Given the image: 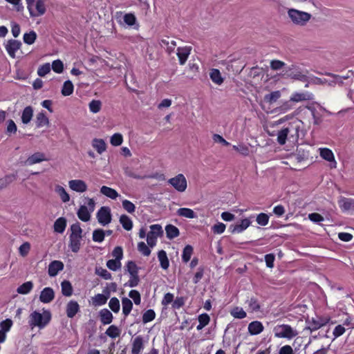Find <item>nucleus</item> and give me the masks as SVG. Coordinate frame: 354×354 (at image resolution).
Instances as JSON below:
<instances>
[{
	"label": "nucleus",
	"mask_w": 354,
	"mask_h": 354,
	"mask_svg": "<svg viewBox=\"0 0 354 354\" xmlns=\"http://www.w3.org/2000/svg\"><path fill=\"white\" fill-rule=\"evenodd\" d=\"M326 75L332 77L334 82V86L339 85L348 88V96L354 101V71H348L342 75L333 73H327Z\"/></svg>",
	"instance_id": "1"
},
{
	"label": "nucleus",
	"mask_w": 354,
	"mask_h": 354,
	"mask_svg": "<svg viewBox=\"0 0 354 354\" xmlns=\"http://www.w3.org/2000/svg\"><path fill=\"white\" fill-rule=\"evenodd\" d=\"M51 313L48 310H43L42 313L35 310L30 314L28 324L32 329L38 327L39 329L45 328L50 322Z\"/></svg>",
	"instance_id": "2"
},
{
	"label": "nucleus",
	"mask_w": 354,
	"mask_h": 354,
	"mask_svg": "<svg viewBox=\"0 0 354 354\" xmlns=\"http://www.w3.org/2000/svg\"><path fill=\"white\" fill-rule=\"evenodd\" d=\"M70 231L68 247L73 252L77 253L81 248L83 230L80 227V224L77 222L71 225Z\"/></svg>",
	"instance_id": "3"
},
{
	"label": "nucleus",
	"mask_w": 354,
	"mask_h": 354,
	"mask_svg": "<svg viewBox=\"0 0 354 354\" xmlns=\"http://www.w3.org/2000/svg\"><path fill=\"white\" fill-rule=\"evenodd\" d=\"M287 15L290 21L296 26L304 27L310 20L312 15L309 12L295 8H288Z\"/></svg>",
	"instance_id": "4"
},
{
	"label": "nucleus",
	"mask_w": 354,
	"mask_h": 354,
	"mask_svg": "<svg viewBox=\"0 0 354 354\" xmlns=\"http://www.w3.org/2000/svg\"><path fill=\"white\" fill-rule=\"evenodd\" d=\"M275 337L292 339L298 335L299 333L295 328L289 324H278L273 328Z\"/></svg>",
	"instance_id": "5"
},
{
	"label": "nucleus",
	"mask_w": 354,
	"mask_h": 354,
	"mask_svg": "<svg viewBox=\"0 0 354 354\" xmlns=\"http://www.w3.org/2000/svg\"><path fill=\"white\" fill-rule=\"evenodd\" d=\"M46 0H26L27 9L31 17L44 15L46 12Z\"/></svg>",
	"instance_id": "6"
},
{
	"label": "nucleus",
	"mask_w": 354,
	"mask_h": 354,
	"mask_svg": "<svg viewBox=\"0 0 354 354\" xmlns=\"http://www.w3.org/2000/svg\"><path fill=\"white\" fill-rule=\"evenodd\" d=\"M308 71L302 70L299 66L292 64L287 67L283 74V76L300 82L308 81Z\"/></svg>",
	"instance_id": "7"
},
{
	"label": "nucleus",
	"mask_w": 354,
	"mask_h": 354,
	"mask_svg": "<svg viewBox=\"0 0 354 354\" xmlns=\"http://www.w3.org/2000/svg\"><path fill=\"white\" fill-rule=\"evenodd\" d=\"M87 201V206L81 205L77 210V215L79 219L82 221L87 222L91 219V214L94 211L95 207V201L93 198L86 197Z\"/></svg>",
	"instance_id": "8"
},
{
	"label": "nucleus",
	"mask_w": 354,
	"mask_h": 354,
	"mask_svg": "<svg viewBox=\"0 0 354 354\" xmlns=\"http://www.w3.org/2000/svg\"><path fill=\"white\" fill-rule=\"evenodd\" d=\"M149 229L147 235V242L149 247L153 248L156 245L158 238L162 236L163 230L159 224L151 225Z\"/></svg>",
	"instance_id": "9"
},
{
	"label": "nucleus",
	"mask_w": 354,
	"mask_h": 354,
	"mask_svg": "<svg viewBox=\"0 0 354 354\" xmlns=\"http://www.w3.org/2000/svg\"><path fill=\"white\" fill-rule=\"evenodd\" d=\"M167 183L178 192H184L187 187V179L182 174L169 178Z\"/></svg>",
	"instance_id": "10"
},
{
	"label": "nucleus",
	"mask_w": 354,
	"mask_h": 354,
	"mask_svg": "<svg viewBox=\"0 0 354 354\" xmlns=\"http://www.w3.org/2000/svg\"><path fill=\"white\" fill-rule=\"evenodd\" d=\"M330 321V317H317L316 318L313 317L311 319H307L306 329L311 332L315 331L322 326L326 325Z\"/></svg>",
	"instance_id": "11"
},
{
	"label": "nucleus",
	"mask_w": 354,
	"mask_h": 354,
	"mask_svg": "<svg viewBox=\"0 0 354 354\" xmlns=\"http://www.w3.org/2000/svg\"><path fill=\"white\" fill-rule=\"evenodd\" d=\"M96 217L100 225L105 226L109 224L111 221L110 207L107 206L101 207L96 214Z\"/></svg>",
	"instance_id": "12"
},
{
	"label": "nucleus",
	"mask_w": 354,
	"mask_h": 354,
	"mask_svg": "<svg viewBox=\"0 0 354 354\" xmlns=\"http://www.w3.org/2000/svg\"><path fill=\"white\" fill-rule=\"evenodd\" d=\"M290 131H295L294 136H297V128L295 127L294 123H290L287 127L278 131L277 140L279 145H283L286 144L288 138H289L288 133H290Z\"/></svg>",
	"instance_id": "13"
},
{
	"label": "nucleus",
	"mask_w": 354,
	"mask_h": 354,
	"mask_svg": "<svg viewBox=\"0 0 354 354\" xmlns=\"http://www.w3.org/2000/svg\"><path fill=\"white\" fill-rule=\"evenodd\" d=\"M338 205L344 212L354 214V199L341 196L338 200Z\"/></svg>",
	"instance_id": "14"
},
{
	"label": "nucleus",
	"mask_w": 354,
	"mask_h": 354,
	"mask_svg": "<svg viewBox=\"0 0 354 354\" xmlns=\"http://www.w3.org/2000/svg\"><path fill=\"white\" fill-rule=\"evenodd\" d=\"M131 354H140L145 348V341L142 335L131 339Z\"/></svg>",
	"instance_id": "15"
},
{
	"label": "nucleus",
	"mask_w": 354,
	"mask_h": 354,
	"mask_svg": "<svg viewBox=\"0 0 354 354\" xmlns=\"http://www.w3.org/2000/svg\"><path fill=\"white\" fill-rule=\"evenodd\" d=\"M68 187L71 190L78 193L85 192L88 189L86 183L80 179L69 180Z\"/></svg>",
	"instance_id": "16"
},
{
	"label": "nucleus",
	"mask_w": 354,
	"mask_h": 354,
	"mask_svg": "<svg viewBox=\"0 0 354 354\" xmlns=\"http://www.w3.org/2000/svg\"><path fill=\"white\" fill-rule=\"evenodd\" d=\"M319 150L320 156L323 159L330 162V167L331 168H336L337 162L335 159V156L333 151L328 148H319Z\"/></svg>",
	"instance_id": "17"
},
{
	"label": "nucleus",
	"mask_w": 354,
	"mask_h": 354,
	"mask_svg": "<svg viewBox=\"0 0 354 354\" xmlns=\"http://www.w3.org/2000/svg\"><path fill=\"white\" fill-rule=\"evenodd\" d=\"M21 42L19 40L10 39L5 46L8 54L12 58L15 57L16 52L21 48Z\"/></svg>",
	"instance_id": "18"
},
{
	"label": "nucleus",
	"mask_w": 354,
	"mask_h": 354,
	"mask_svg": "<svg viewBox=\"0 0 354 354\" xmlns=\"http://www.w3.org/2000/svg\"><path fill=\"white\" fill-rule=\"evenodd\" d=\"M251 224L250 218H244L239 223L236 225H231L229 230L233 233H241L245 230Z\"/></svg>",
	"instance_id": "19"
},
{
	"label": "nucleus",
	"mask_w": 354,
	"mask_h": 354,
	"mask_svg": "<svg viewBox=\"0 0 354 354\" xmlns=\"http://www.w3.org/2000/svg\"><path fill=\"white\" fill-rule=\"evenodd\" d=\"M109 298V290L104 289L103 294H97L92 297V303L95 306H102L105 304Z\"/></svg>",
	"instance_id": "20"
},
{
	"label": "nucleus",
	"mask_w": 354,
	"mask_h": 354,
	"mask_svg": "<svg viewBox=\"0 0 354 354\" xmlns=\"http://www.w3.org/2000/svg\"><path fill=\"white\" fill-rule=\"evenodd\" d=\"M313 97H314L313 94L311 93H309V92H303V93L295 92L291 95L290 99L292 102V103H294V102H302V101L310 100L313 99Z\"/></svg>",
	"instance_id": "21"
},
{
	"label": "nucleus",
	"mask_w": 354,
	"mask_h": 354,
	"mask_svg": "<svg viewBox=\"0 0 354 354\" xmlns=\"http://www.w3.org/2000/svg\"><path fill=\"white\" fill-rule=\"evenodd\" d=\"M55 298V292L53 288L47 287L44 288L39 296V300L44 304H48L52 301Z\"/></svg>",
	"instance_id": "22"
},
{
	"label": "nucleus",
	"mask_w": 354,
	"mask_h": 354,
	"mask_svg": "<svg viewBox=\"0 0 354 354\" xmlns=\"http://www.w3.org/2000/svg\"><path fill=\"white\" fill-rule=\"evenodd\" d=\"M64 263L57 260L53 261L48 266V273L50 277H55L64 269Z\"/></svg>",
	"instance_id": "23"
},
{
	"label": "nucleus",
	"mask_w": 354,
	"mask_h": 354,
	"mask_svg": "<svg viewBox=\"0 0 354 354\" xmlns=\"http://www.w3.org/2000/svg\"><path fill=\"white\" fill-rule=\"evenodd\" d=\"M192 48L190 46L178 47L177 48V56L180 65H184L190 55Z\"/></svg>",
	"instance_id": "24"
},
{
	"label": "nucleus",
	"mask_w": 354,
	"mask_h": 354,
	"mask_svg": "<svg viewBox=\"0 0 354 354\" xmlns=\"http://www.w3.org/2000/svg\"><path fill=\"white\" fill-rule=\"evenodd\" d=\"M80 310V305L76 301L71 300L66 306V315L69 318H73Z\"/></svg>",
	"instance_id": "25"
},
{
	"label": "nucleus",
	"mask_w": 354,
	"mask_h": 354,
	"mask_svg": "<svg viewBox=\"0 0 354 354\" xmlns=\"http://www.w3.org/2000/svg\"><path fill=\"white\" fill-rule=\"evenodd\" d=\"M264 329L263 324L259 321H253L248 324V333L251 335H257L263 332Z\"/></svg>",
	"instance_id": "26"
},
{
	"label": "nucleus",
	"mask_w": 354,
	"mask_h": 354,
	"mask_svg": "<svg viewBox=\"0 0 354 354\" xmlns=\"http://www.w3.org/2000/svg\"><path fill=\"white\" fill-rule=\"evenodd\" d=\"M293 106L294 104L290 99L289 100L283 102L279 106L276 107L274 112L278 114H283L292 109Z\"/></svg>",
	"instance_id": "27"
},
{
	"label": "nucleus",
	"mask_w": 354,
	"mask_h": 354,
	"mask_svg": "<svg viewBox=\"0 0 354 354\" xmlns=\"http://www.w3.org/2000/svg\"><path fill=\"white\" fill-rule=\"evenodd\" d=\"M100 193L102 195H104V196H106L107 198H109L112 200H115L118 196H120V194L115 189H114L111 187L105 186V185H103L101 187Z\"/></svg>",
	"instance_id": "28"
},
{
	"label": "nucleus",
	"mask_w": 354,
	"mask_h": 354,
	"mask_svg": "<svg viewBox=\"0 0 354 354\" xmlns=\"http://www.w3.org/2000/svg\"><path fill=\"white\" fill-rule=\"evenodd\" d=\"M308 83H312L316 85H322V84H328L329 86H334L333 79L330 77V79H322L317 77L312 76L308 77Z\"/></svg>",
	"instance_id": "29"
},
{
	"label": "nucleus",
	"mask_w": 354,
	"mask_h": 354,
	"mask_svg": "<svg viewBox=\"0 0 354 354\" xmlns=\"http://www.w3.org/2000/svg\"><path fill=\"white\" fill-rule=\"evenodd\" d=\"M99 315L100 321L104 325L111 324L113 319L112 313L106 308L102 309L99 313Z\"/></svg>",
	"instance_id": "30"
},
{
	"label": "nucleus",
	"mask_w": 354,
	"mask_h": 354,
	"mask_svg": "<svg viewBox=\"0 0 354 354\" xmlns=\"http://www.w3.org/2000/svg\"><path fill=\"white\" fill-rule=\"evenodd\" d=\"M44 160H46L45 155L41 152H37L29 156L26 163L28 165H32L36 163L41 162Z\"/></svg>",
	"instance_id": "31"
},
{
	"label": "nucleus",
	"mask_w": 354,
	"mask_h": 354,
	"mask_svg": "<svg viewBox=\"0 0 354 354\" xmlns=\"http://www.w3.org/2000/svg\"><path fill=\"white\" fill-rule=\"evenodd\" d=\"M92 147L97 151L98 153L102 154L106 150V144L103 139L94 138L92 140Z\"/></svg>",
	"instance_id": "32"
},
{
	"label": "nucleus",
	"mask_w": 354,
	"mask_h": 354,
	"mask_svg": "<svg viewBox=\"0 0 354 354\" xmlns=\"http://www.w3.org/2000/svg\"><path fill=\"white\" fill-rule=\"evenodd\" d=\"M32 116H33L32 107L30 106H28L25 107L22 111V114H21V117L22 123L24 124H28L31 121Z\"/></svg>",
	"instance_id": "33"
},
{
	"label": "nucleus",
	"mask_w": 354,
	"mask_h": 354,
	"mask_svg": "<svg viewBox=\"0 0 354 354\" xmlns=\"http://www.w3.org/2000/svg\"><path fill=\"white\" fill-rule=\"evenodd\" d=\"M66 227V219L64 217L57 218L53 225L54 231L57 233L62 234Z\"/></svg>",
	"instance_id": "34"
},
{
	"label": "nucleus",
	"mask_w": 354,
	"mask_h": 354,
	"mask_svg": "<svg viewBox=\"0 0 354 354\" xmlns=\"http://www.w3.org/2000/svg\"><path fill=\"white\" fill-rule=\"evenodd\" d=\"M162 47L165 48L166 51L171 54L174 52L175 47L176 46V42L174 40H169V38L162 39L160 42Z\"/></svg>",
	"instance_id": "35"
},
{
	"label": "nucleus",
	"mask_w": 354,
	"mask_h": 354,
	"mask_svg": "<svg viewBox=\"0 0 354 354\" xmlns=\"http://www.w3.org/2000/svg\"><path fill=\"white\" fill-rule=\"evenodd\" d=\"M55 192L58 194L63 203H67L70 201V196L64 187L59 185H55Z\"/></svg>",
	"instance_id": "36"
},
{
	"label": "nucleus",
	"mask_w": 354,
	"mask_h": 354,
	"mask_svg": "<svg viewBox=\"0 0 354 354\" xmlns=\"http://www.w3.org/2000/svg\"><path fill=\"white\" fill-rule=\"evenodd\" d=\"M209 77L212 81L217 85H221L223 82V78L221 76L218 69L212 68L209 72Z\"/></svg>",
	"instance_id": "37"
},
{
	"label": "nucleus",
	"mask_w": 354,
	"mask_h": 354,
	"mask_svg": "<svg viewBox=\"0 0 354 354\" xmlns=\"http://www.w3.org/2000/svg\"><path fill=\"white\" fill-rule=\"evenodd\" d=\"M49 124V120L44 111L37 114L36 116V125L37 127L40 128Z\"/></svg>",
	"instance_id": "38"
},
{
	"label": "nucleus",
	"mask_w": 354,
	"mask_h": 354,
	"mask_svg": "<svg viewBox=\"0 0 354 354\" xmlns=\"http://www.w3.org/2000/svg\"><path fill=\"white\" fill-rule=\"evenodd\" d=\"M177 214L179 216L187 218H194L197 217L196 214L192 209L187 207L179 208L177 210Z\"/></svg>",
	"instance_id": "39"
},
{
	"label": "nucleus",
	"mask_w": 354,
	"mask_h": 354,
	"mask_svg": "<svg viewBox=\"0 0 354 354\" xmlns=\"http://www.w3.org/2000/svg\"><path fill=\"white\" fill-rule=\"evenodd\" d=\"M158 258L162 269L167 270L169 266V259L165 250H160L158 253Z\"/></svg>",
	"instance_id": "40"
},
{
	"label": "nucleus",
	"mask_w": 354,
	"mask_h": 354,
	"mask_svg": "<svg viewBox=\"0 0 354 354\" xmlns=\"http://www.w3.org/2000/svg\"><path fill=\"white\" fill-rule=\"evenodd\" d=\"M167 237L169 239H173L179 235V230L173 225H167L165 227Z\"/></svg>",
	"instance_id": "41"
},
{
	"label": "nucleus",
	"mask_w": 354,
	"mask_h": 354,
	"mask_svg": "<svg viewBox=\"0 0 354 354\" xmlns=\"http://www.w3.org/2000/svg\"><path fill=\"white\" fill-rule=\"evenodd\" d=\"M120 223L122 225V227L127 231H129L133 228L132 220L125 214H122L120 216Z\"/></svg>",
	"instance_id": "42"
},
{
	"label": "nucleus",
	"mask_w": 354,
	"mask_h": 354,
	"mask_svg": "<svg viewBox=\"0 0 354 354\" xmlns=\"http://www.w3.org/2000/svg\"><path fill=\"white\" fill-rule=\"evenodd\" d=\"M73 91L74 86L71 80H67L64 82L61 91L62 95L69 96L73 93Z\"/></svg>",
	"instance_id": "43"
},
{
	"label": "nucleus",
	"mask_w": 354,
	"mask_h": 354,
	"mask_svg": "<svg viewBox=\"0 0 354 354\" xmlns=\"http://www.w3.org/2000/svg\"><path fill=\"white\" fill-rule=\"evenodd\" d=\"M32 282L26 281L17 288V292L21 295H26L28 294L32 290Z\"/></svg>",
	"instance_id": "44"
},
{
	"label": "nucleus",
	"mask_w": 354,
	"mask_h": 354,
	"mask_svg": "<svg viewBox=\"0 0 354 354\" xmlns=\"http://www.w3.org/2000/svg\"><path fill=\"white\" fill-rule=\"evenodd\" d=\"M245 303L248 304L249 310L251 312H257L261 308L258 299L255 297H251L247 299Z\"/></svg>",
	"instance_id": "45"
},
{
	"label": "nucleus",
	"mask_w": 354,
	"mask_h": 354,
	"mask_svg": "<svg viewBox=\"0 0 354 354\" xmlns=\"http://www.w3.org/2000/svg\"><path fill=\"white\" fill-rule=\"evenodd\" d=\"M122 313H123L124 315L127 317V315H129V313H131V311L132 310V307H133L132 301L127 297H123L122 299Z\"/></svg>",
	"instance_id": "46"
},
{
	"label": "nucleus",
	"mask_w": 354,
	"mask_h": 354,
	"mask_svg": "<svg viewBox=\"0 0 354 354\" xmlns=\"http://www.w3.org/2000/svg\"><path fill=\"white\" fill-rule=\"evenodd\" d=\"M62 293L66 297H70L73 294V286L70 281L64 280L61 283Z\"/></svg>",
	"instance_id": "47"
},
{
	"label": "nucleus",
	"mask_w": 354,
	"mask_h": 354,
	"mask_svg": "<svg viewBox=\"0 0 354 354\" xmlns=\"http://www.w3.org/2000/svg\"><path fill=\"white\" fill-rule=\"evenodd\" d=\"M106 335L111 338H116L120 335L121 330L115 325L110 326L105 332Z\"/></svg>",
	"instance_id": "48"
},
{
	"label": "nucleus",
	"mask_w": 354,
	"mask_h": 354,
	"mask_svg": "<svg viewBox=\"0 0 354 354\" xmlns=\"http://www.w3.org/2000/svg\"><path fill=\"white\" fill-rule=\"evenodd\" d=\"M193 251V247L190 245H187L184 248L182 254V260L184 263H187L191 259Z\"/></svg>",
	"instance_id": "49"
},
{
	"label": "nucleus",
	"mask_w": 354,
	"mask_h": 354,
	"mask_svg": "<svg viewBox=\"0 0 354 354\" xmlns=\"http://www.w3.org/2000/svg\"><path fill=\"white\" fill-rule=\"evenodd\" d=\"M281 97V92L279 91H275L268 93L264 96L266 102L270 104L274 103L277 101Z\"/></svg>",
	"instance_id": "50"
},
{
	"label": "nucleus",
	"mask_w": 354,
	"mask_h": 354,
	"mask_svg": "<svg viewBox=\"0 0 354 354\" xmlns=\"http://www.w3.org/2000/svg\"><path fill=\"white\" fill-rule=\"evenodd\" d=\"M37 39V34L34 30L26 32L24 35L23 39L25 44L31 45Z\"/></svg>",
	"instance_id": "51"
},
{
	"label": "nucleus",
	"mask_w": 354,
	"mask_h": 354,
	"mask_svg": "<svg viewBox=\"0 0 354 354\" xmlns=\"http://www.w3.org/2000/svg\"><path fill=\"white\" fill-rule=\"evenodd\" d=\"M230 313L231 315L236 319H243L247 316L245 311L241 307L234 308Z\"/></svg>",
	"instance_id": "52"
},
{
	"label": "nucleus",
	"mask_w": 354,
	"mask_h": 354,
	"mask_svg": "<svg viewBox=\"0 0 354 354\" xmlns=\"http://www.w3.org/2000/svg\"><path fill=\"white\" fill-rule=\"evenodd\" d=\"M13 324L12 321L10 319H6L0 322V331L4 333L6 335L10 331Z\"/></svg>",
	"instance_id": "53"
},
{
	"label": "nucleus",
	"mask_w": 354,
	"mask_h": 354,
	"mask_svg": "<svg viewBox=\"0 0 354 354\" xmlns=\"http://www.w3.org/2000/svg\"><path fill=\"white\" fill-rule=\"evenodd\" d=\"M105 236V232L103 230L97 229L93 232V241L97 243H102Z\"/></svg>",
	"instance_id": "54"
},
{
	"label": "nucleus",
	"mask_w": 354,
	"mask_h": 354,
	"mask_svg": "<svg viewBox=\"0 0 354 354\" xmlns=\"http://www.w3.org/2000/svg\"><path fill=\"white\" fill-rule=\"evenodd\" d=\"M307 109L310 111L311 115L313 116V118L314 120V124H319L322 120H321V115L318 113L316 108L314 105H310L307 106Z\"/></svg>",
	"instance_id": "55"
},
{
	"label": "nucleus",
	"mask_w": 354,
	"mask_h": 354,
	"mask_svg": "<svg viewBox=\"0 0 354 354\" xmlns=\"http://www.w3.org/2000/svg\"><path fill=\"white\" fill-rule=\"evenodd\" d=\"M123 142V136L120 133H114L110 138V143L111 145L118 147L122 144Z\"/></svg>",
	"instance_id": "56"
},
{
	"label": "nucleus",
	"mask_w": 354,
	"mask_h": 354,
	"mask_svg": "<svg viewBox=\"0 0 354 354\" xmlns=\"http://www.w3.org/2000/svg\"><path fill=\"white\" fill-rule=\"evenodd\" d=\"M123 21L126 25L132 26L136 23V17L133 13H126L123 15Z\"/></svg>",
	"instance_id": "57"
},
{
	"label": "nucleus",
	"mask_w": 354,
	"mask_h": 354,
	"mask_svg": "<svg viewBox=\"0 0 354 354\" xmlns=\"http://www.w3.org/2000/svg\"><path fill=\"white\" fill-rule=\"evenodd\" d=\"M95 274L106 280L111 279L112 278L111 274L102 267L95 268Z\"/></svg>",
	"instance_id": "58"
},
{
	"label": "nucleus",
	"mask_w": 354,
	"mask_h": 354,
	"mask_svg": "<svg viewBox=\"0 0 354 354\" xmlns=\"http://www.w3.org/2000/svg\"><path fill=\"white\" fill-rule=\"evenodd\" d=\"M269 216L265 213H260L257 216L256 221L261 226L268 225L269 222Z\"/></svg>",
	"instance_id": "59"
},
{
	"label": "nucleus",
	"mask_w": 354,
	"mask_h": 354,
	"mask_svg": "<svg viewBox=\"0 0 354 354\" xmlns=\"http://www.w3.org/2000/svg\"><path fill=\"white\" fill-rule=\"evenodd\" d=\"M109 306L115 313H118L120 308L119 299L117 297H112L109 302Z\"/></svg>",
	"instance_id": "60"
},
{
	"label": "nucleus",
	"mask_w": 354,
	"mask_h": 354,
	"mask_svg": "<svg viewBox=\"0 0 354 354\" xmlns=\"http://www.w3.org/2000/svg\"><path fill=\"white\" fill-rule=\"evenodd\" d=\"M156 313L153 310H147L142 315V322L144 324L151 322L155 319Z\"/></svg>",
	"instance_id": "61"
},
{
	"label": "nucleus",
	"mask_w": 354,
	"mask_h": 354,
	"mask_svg": "<svg viewBox=\"0 0 354 354\" xmlns=\"http://www.w3.org/2000/svg\"><path fill=\"white\" fill-rule=\"evenodd\" d=\"M121 262L117 259H110L106 262V266L109 269L116 271L121 268Z\"/></svg>",
	"instance_id": "62"
},
{
	"label": "nucleus",
	"mask_w": 354,
	"mask_h": 354,
	"mask_svg": "<svg viewBox=\"0 0 354 354\" xmlns=\"http://www.w3.org/2000/svg\"><path fill=\"white\" fill-rule=\"evenodd\" d=\"M17 131V127L15 122L11 119L8 120L7 121L6 133L8 136H10L11 134L16 133Z\"/></svg>",
	"instance_id": "63"
},
{
	"label": "nucleus",
	"mask_w": 354,
	"mask_h": 354,
	"mask_svg": "<svg viewBox=\"0 0 354 354\" xmlns=\"http://www.w3.org/2000/svg\"><path fill=\"white\" fill-rule=\"evenodd\" d=\"M88 106L91 112L93 113H97L101 109L102 103L100 100H93L89 103Z\"/></svg>",
	"instance_id": "64"
}]
</instances>
